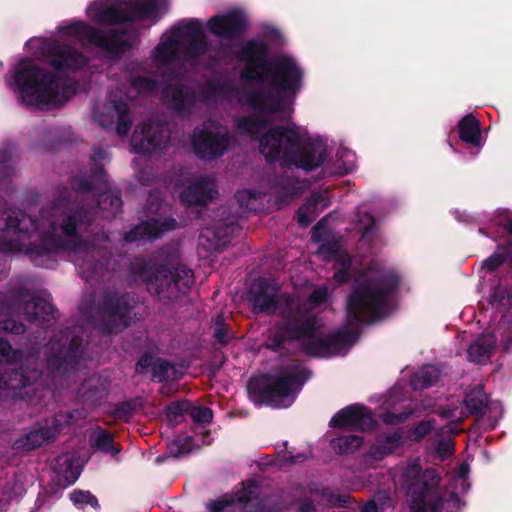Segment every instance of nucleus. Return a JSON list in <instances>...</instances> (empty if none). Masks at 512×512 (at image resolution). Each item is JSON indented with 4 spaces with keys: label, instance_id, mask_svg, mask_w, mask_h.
<instances>
[{
    "label": "nucleus",
    "instance_id": "4be33fe9",
    "mask_svg": "<svg viewBox=\"0 0 512 512\" xmlns=\"http://www.w3.org/2000/svg\"><path fill=\"white\" fill-rule=\"evenodd\" d=\"M120 4L125 5L131 14L132 20L129 23L148 19L158 20L169 9L168 0H127Z\"/></svg>",
    "mask_w": 512,
    "mask_h": 512
},
{
    "label": "nucleus",
    "instance_id": "338daca9",
    "mask_svg": "<svg viewBox=\"0 0 512 512\" xmlns=\"http://www.w3.org/2000/svg\"><path fill=\"white\" fill-rule=\"evenodd\" d=\"M335 258L337 260V263L340 264V268H344L347 266V269L351 270L352 260L347 253L340 252L338 256H336Z\"/></svg>",
    "mask_w": 512,
    "mask_h": 512
},
{
    "label": "nucleus",
    "instance_id": "412c9836",
    "mask_svg": "<svg viewBox=\"0 0 512 512\" xmlns=\"http://www.w3.org/2000/svg\"><path fill=\"white\" fill-rule=\"evenodd\" d=\"M107 109L111 115L106 117L103 113L95 110L93 112L94 120L102 127H108L116 117V133L119 136H126L129 133L133 122L128 104L122 100H114L110 102Z\"/></svg>",
    "mask_w": 512,
    "mask_h": 512
},
{
    "label": "nucleus",
    "instance_id": "13d9d810",
    "mask_svg": "<svg viewBox=\"0 0 512 512\" xmlns=\"http://www.w3.org/2000/svg\"><path fill=\"white\" fill-rule=\"evenodd\" d=\"M189 408L190 403L188 401H174L166 407L165 411L170 419H177L178 417H182Z\"/></svg>",
    "mask_w": 512,
    "mask_h": 512
},
{
    "label": "nucleus",
    "instance_id": "3c124183",
    "mask_svg": "<svg viewBox=\"0 0 512 512\" xmlns=\"http://www.w3.org/2000/svg\"><path fill=\"white\" fill-rule=\"evenodd\" d=\"M29 319H43L45 320L44 315H49L52 311V307L50 304L44 301H33L26 304L25 307Z\"/></svg>",
    "mask_w": 512,
    "mask_h": 512
},
{
    "label": "nucleus",
    "instance_id": "a18cd8bd",
    "mask_svg": "<svg viewBox=\"0 0 512 512\" xmlns=\"http://www.w3.org/2000/svg\"><path fill=\"white\" fill-rule=\"evenodd\" d=\"M314 492L325 499L327 504L333 507H347L350 502V496L347 494H337L328 487L316 488Z\"/></svg>",
    "mask_w": 512,
    "mask_h": 512
},
{
    "label": "nucleus",
    "instance_id": "f3484780",
    "mask_svg": "<svg viewBox=\"0 0 512 512\" xmlns=\"http://www.w3.org/2000/svg\"><path fill=\"white\" fill-rule=\"evenodd\" d=\"M332 428L342 430L368 431L375 426L370 408L363 404L355 403L339 410L329 422Z\"/></svg>",
    "mask_w": 512,
    "mask_h": 512
},
{
    "label": "nucleus",
    "instance_id": "a19ab883",
    "mask_svg": "<svg viewBox=\"0 0 512 512\" xmlns=\"http://www.w3.org/2000/svg\"><path fill=\"white\" fill-rule=\"evenodd\" d=\"M143 399L141 397H134L115 404L114 409L110 415L124 422H128L137 408L142 407Z\"/></svg>",
    "mask_w": 512,
    "mask_h": 512
},
{
    "label": "nucleus",
    "instance_id": "0e129e2a",
    "mask_svg": "<svg viewBox=\"0 0 512 512\" xmlns=\"http://www.w3.org/2000/svg\"><path fill=\"white\" fill-rule=\"evenodd\" d=\"M0 330L13 333L22 332V325H17L13 320H7L0 323Z\"/></svg>",
    "mask_w": 512,
    "mask_h": 512
},
{
    "label": "nucleus",
    "instance_id": "aec40b11",
    "mask_svg": "<svg viewBox=\"0 0 512 512\" xmlns=\"http://www.w3.org/2000/svg\"><path fill=\"white\" fill-rule=\"evenodd\" d=\"M177 221L173 217L164 219H149L142 221L129 231L125 232L124 240L127 243H133L140 240H154L159 238L164 232L175 229Z\"/></svg>",
    "mask_w": 512,
    "mask_h": 512
},
{
    "label": "nucleus",
    "instance_id": "2eb2a0df",
    "mask_svg": "<svg viewBox=\"0 0 512 512\" xmlns=\"http://www.w3.org/2000/svg\"><path fill=\"white\" fill-rule=\"evenodd\" d=\"M106 157V151L102 147L93 149V154L90 156V170L89 172L80 173L74 176L71 180L72 188L80 193H91L102 191L106 188L108 180L106 171L101 164Z\"/></svg>",
    "mask_w": 512,
    "mask_h": 512
},
{
    "label": "nucleus",
    "instance_id": "473e14b6",
    "mask_svg": "<svg viewBox=\"0 0 512 512\" xmlns=\"http://www.w3.org/2000/svg\"><path fill=\"white\" fill-rule=\"evenodd\" d=\"M234 92V85L228 79L208 80L201 94L206 100H216L218 98L227 97Z\"/></svg>",
    "mask_w": 512,
    "mask_h": 512
},
{
    "label": "nucleus",
    "instance_id": "8fccbe9b",
    "mask_svg": "<svg viewBox=\"0 0 512 512\" xmlns=\"http://www.w3.org/2000/svg\"><path fill=\"white\" fill-rule=\"evenodd\" d=\"M69 498L74 506L79 509L84 508L86 505L96 509L100 507L98 499L90 491L74 490Z\"/></svg>",
    "mask_w": 512,
    "mask_h": 512
},
{
    "label": "nucleus",
    "instance_id": "052dcab7",
    "mask_svg": "<svg viewBox=\"0 0 512 512\" xmlns=\"http://www.w3.org/2000/svg\"><path fill=\"white\" fill-rule=\"evenodd\" d=\"M81 467H74L73 463L66 458V487L74 484L81 474Z\"/></svg>",
    "mask_w": 512,
    "mask_h": 512
},
{
    "label": "nucleus",
    "instance_id": "1a4fd4ad",
    "mask_svg": "<svg viewBox=\"0 0 512 512\" xmlns=\"http://www.w3.org/2000/svg\"><path fill=\"white\" fill-rule=\"evenodd\" d=\"M305 315L313 325V331L307 336L292 339L284 344L283 353L287 346L295 342L301 343L303 352L314 358H326L339 354L342 350L356 342L359 332L350 328L338 329L326 336H316L318 327L316 317L308 312L305 307Z\"/></svg>",
    "mask_w": 512,
    "mask_h": 512
},
{
    "label": "nucleus",
    "instance_id": "864d4df0",
    "mask_svg": "<svg viewBox=\"0 0 512 512\" xmlns=\"http://www.w3.org/2000/svg\"><path fill=\"white\" fill-rule=\"evenodd\" d=\"M328 299V290L325 286L318 287L312 291V293L308 296L306 300L301 299L303 302H305L306 307L308 309V312H310L311 309L322 305L325 303Z\"/></svg>",
    "mask_w": 512,
    "mask_h": 512
},
{
    "label": "nucleus",
    "instance_id": "9b49d317",
    "mask_svg": "<svg viewBox=\"0 0 512 512\" xmlns=\"http://www.w3.org/2000/svg\"><path fill=\"white\" fill-rule=\"evenodd\" d=\"M75 34L80 40L101 49L111 57L121 56L130 46L123 29L102 30L83 21L66 23V35Z\"/></svg>",
    "mask_w": 512,
    "mask_h": 512
},
{
    "label": "nucleus",
    "instance_id": "5701e85b",
    "mask_svg": "<svg viewBox=\"0 0 512 512\" xmlns=\"http://www.w3.org/2000/svg\"><path fill=\"white\" fill-rule=\"evenodd\" d=\"M215 194L217 191L213 182L206 177H201L192 181L181 191L180 199L188 207L206 206L214 199Z\"/></svg>",
    "mask_w": 512,
    "mask_h": 512
},
{
    "label": "nucleus",
    "instance_id": "ea45409f",
    "mask_svg": "<svg viewBox=\"0 0 512 512\" xmlns=\"http://www.w3.org/2000/svg\"><path fill=\"white\" fill-rule=\"evenodd\" d=\"M91 445L98 451L111 454L115 456L120 453L121 449L114 443V436L109 431L98 428L94 440H91Z\"/></svg>",
    "mask_w": 512,
    "mask_h": 512
},
{
    "label": "nucleus",
    "instance_id": "2f4dec72",
    "mask_svg": "<svg viewBox=\"0 0 512 512\" xmlns=\"http://www.w3.org/2000/svg\"><path fill=\"white\" fill-rule=\"evenodd\" d=\"M37 377L38 373L35 370L5 372L0 379V388L21 389L35 381Z\"/></svg>",
    "mask_w": 512,
    "mask_h": 512
},
{
    "label": "nucleus",
    "instance_id": "b1692460",
    "mask_svg": "<svg viewBox=\"0 0 512 512\" xmlns=\"http://www.w3.org/2000/svg\"><path fill=\"white\" fill-rule=\"evenodd\" d=\"M234 229L235 225L232 223H220L214 228H206L199 236V243L210 252H222L229 244Z\"/></svg>",
    "mask_w": 512,
    "mask_h": 512
},
{
    "label": "nucleus",
    "instance_id": "ddd939ff",
    "mask_svg": "<svg viewBox=\"0 0 512 512\" xmlns=\"http://www.w3.org/2000/svg\"><path fill=\"white\" fill-rule=\"evenodd\" d=\"M39 229L32 218L20 210L0 212V250H21L18 242L23 241L22 233L30 232V229Z\"/></svg>",
    "mask_w": 512,
    "mask_h": 512
},
{
    "label": "nucleus",
    "instance_id": "423d86ee",
    "mask_svg": "<svg viewBox=\"0 0 512 512\" xmlns=\"http://www.w3.org/2000/svg\"><path fill=\"white\" fill-rule=\"evenodd\" d=\"M130 272L136 280L145 284L147 291L158 301L170 304L186 295L195 279L191 269L179 266L171 270L153 259L136 257L130 264Z\"/></svg>",
    "mask_w": 512,
    "mask_h": 512
},
{
    "label": "nucleus",
    "instance_id": "6e6552de",
    "mask_svg": "<svg viewBox=\"0 0 512 512\" xmlns=\"http://www.w3.org/2000/svg\"><path fill=\"white\" fill-rule=\"evenodd\" d=\"M413 474L409 485L410 512H459L464 505L457 493L445 498L440 487V476L433 468L422 471L419 465L408 470Z\"/></svg>",
    "mask_w": 512,
    "mask_h": 512
},
{
    "label": "nucleus",
    "instance_id": "a878e982",
    "mask_svg": "<svg viewBox=\"0 0 512 512\" xmlns=\"http://www.w3.org/2000/svg\"><path fill=\"white\" fill-rule=\"evenodd\" d=\"M497 338L492 332H483L468 347V360L477 364L487 363L496 347Z\"/></svg>",
    "mask_w": 512,
    "mask_h": 512
},
{
    "label": "nucleus",
    "instance_id": "dca6fc26",
    "mask_svg": "<svg viewBox=\"0 0 512 512\" xmlns=\"http://www.w3.org/2000/svg\"><path fill=\"white\" fill-rule=\"evenodd\" d=\"M164 104L180 117L190 116L197 103V94L194 88L177 82L167 83L161 90Z\"/></svg>",
    "mask_w": 512,
    "mask_h": 512
},
{
    "label": "nucleus",
    "instance_id": "4468645a",
    "mask_svg": "<svg viewBox=\"0 0 512 512\" xmlns=\"http://www.w3.org/2000/svg\"><path fill=\"white\" fill-rule=\"evenodd\" d=\"M169 139V131L163 122L148 121L136 126L131 145L137 154H150L165 148Z\"/></svg>",
    "mask_w": 512,
    "mask_h": 512
},
{
    "label": "nucleus",
    "instance_id": "7ed1b4c3",
    "mask_svg": "<svg viewBox=\"0 0 512 512\" xmlns=\"http://www.w3.org/2000/svg\"><path fill=\"white\" fill-rule=\"evenodd\" d=\"M32 53L46 59L44 72L37 69L29 59H22L12 73L13 83L21 92L27 105L39 109L60 107L63 99L64 57L60 41L52 38H31L26 43Z\"/></svg>",
    "mask_w": 512,
    "mask_h": 512
},
{
    "label": "nucleus",
    "instance_id": "7c9ffc66",
    "mask_svg": "<svg viewBox=\"0 0 512 512\" xmlns=\"http://www.w3.org/2000/svg\"><path fill=\"white\" fill-rule=\"evenodd\" d=\"M325 218H322L317 222V224L312 229V239L315 242H321L318 247L317 254L322 256L324 260H331L332 258L338 256L341 252L340 241L334 237L330 238H321L317 233V230L324 225Z\"/></svg>",
    "mask_w": 512,
    "mask_h": 512
},
{
    "label": "nucleus",
    "instance_id": "a211bd4d",
    "mask_svg": "<svg viewBox=\"0 0 512 512\" xmlns=\"http://www.w3.org/2000/svg\"><path fill=\"white\" fill-rule=\"evenodd\" d=\"M246 16L239 11L216 15L207 21V29L217 37L233 39L241 36L248 29Z\"/></svg>",
    "mask_w": 512,
    "mask_h": 512
},
{
    "label": "nucleus",
    "instance_id": "c756f323",
    "mask_svg": "<svg viewBox=\"0 0 512 512\" xmlns=\"http://www.w3.org/2000/svg\"><path fill=\"white\" fill-rule=\"evenodd\" d=\"M464 405L469 414L478 418L486 413L488 405V396L485 393L483 385H477L468 391L464 397Z\"/></svg>",
    "mask_w": 512,
    "mask_h": 512
},
{
    "label": "nucleus",
    "instance_id": "0eeeda50",
    "mask_svg": "<svg viewBox=\"0 0 512 512\" xmlns=\"http://www.w3.org/2000/svg\"><path fill=\"white\" fill-rule=\"evenodd\" d=\"M310 376L311 372L307 368H285L278 377L264 374L251 378L248 382V392L255 404L287 408L295 400V387L300 389Z\"/></svg>",
    "mask_w": 512,
    "mask_h": 512
},
{
    "label": "nucleus",
    "instance_id": "c85d7f7f",
    "mask_svg": "<svg viewBox=\"0 0 512 512\" xmlns=\"http://www.w3.org/2000/svg\"><path fill=\"white\" fill-rule=\"evenodd\" d=\"M243 506L245 512H263L264 505L259 500L257 485L255 480H251L246 486L237 492L234 498Z\"/></svg>",
    "mask_w": 512,
    "mask_h": 512
},
{
    "label": "nucleus",
    "instance_id": "f704fd0d",
    "mask_svg": "<svg viewBox=\"0 0 512 512\" xmlns=\"http://www.w3.org/2000/svg\"><path fill=\"white\" fill-rule=\"evenodd\" d=\"M363 437L358 435H344L330 441L331 448L339 455L352 454L363 444Z\"/></svg>",
    "mask_w": 512,
    "mask_h": 512
},
{
    "label": "nucleus",
    "instance_id": "cd10ccee",
    "mask_svg": "<svg viewBox=\"0 0 512 512\" xmlns=\"http://www.w3.org/2000/svg\"><path fill=\"white\" fill-rule=\"evenodd\" d=\"M459 138L472 146L481 143L480 123L472 114L465 115L458 123Z\"/></svg>",
    "mask_w": 512,
    "mask_h": 512
},
{
    "label": "nucleus",
    "instance_id": "f257e3e1",
    "mask_svg": "<svg viewBox=\"0 0 512 512\" xmlns=\"http://www.w3.org/2000/svg\"><path fill=\"white\" fill-rule=\"evenodd\" d=\"M235 56L244 63L240 72L241 80L266 84L247 92L245 104L262 114L287 112L304 79V71L295 59L289 55H279L269 60V45L258 39L241 42Z\"/></svg>",
    "mask_w": 512,
    "mask_h": 512
},
{
    "label": "nucleus",
    "instance_id": "58836bf2",
    "mask_svg": "<svg viewBox=\"0 0 512 512\" xmlns=\"http://www.w3.org/2000/svg\"><path fill=\"white\" fill-rule=\"evenodd\" d=\"M152 380L157 382H166L170 380H177V370L175 365L170 361L162 358H156L152 365Z\"/></svg>",
    "mask_w": 512,
    "mask_h": 512
},
{
    "label": "nucleus",
    "instance_id": "bf43d9fd",
    "mask_svg": "<svg viewBox=\"0 0 512 512\" xmlns=\"http://www.w3.org/2000/svg\"><path fill=\"white\" fill-rule=\"evenodd\" d=\"M154 356L150 352H144L138 361L136 362V372L139 374H143L147 371L148 368H152V365L154 364Z\"/></svg>",
    "mask_w": 512,
    "mask_h": 512
},
{
    "label": "nucleus",
    "instance_id": "4c0bfd02",
    "mask_svg": "<svg viewBox=\"0 0 512 512\" xmlns=\"http://www.w3.org/2000/svg\"><path fill=\"white\" fill-rule=\"evenodd\" d=\"M75 60L74 69L82 68L86 65V58L81 53H77L74 48L66 44V71L72 68V62ZM76 92V83L66 74V102L69 95Z\"/></svg>",
    "mask_w": 512,
    "mask_h": 512
},
{
    "label": "nucleus",
    "instance_id": "39448f33",
    "mask_svg": "<svg viewBox=\"0 0 512 512\" xmlns=\"http://www.w3.org/2000/svg\"><path fill=\"white\" fill-rule=\"evenodd\" d=\"M400 283L401 277L394 270H381L357 281L346 301L349 323L359 326L382 319Z\"/></svg>",
    "mask_w": 512,
    "mask_h": 512
},
{
    "label": "nucleus",
    "instance_id": "f03ea898",
    "mask_svg": "<svg viewBox=\"0 0 512 512\" xmlns=\"http://www.w3.org/2000/svg\"><path fill=\"white\" fill-rule=\"evenodd\" d=\"M255 114L243 115L235 120L240 135L259 141V152L266 161H280L282 167L299 168L306 172L316 170L325 160V147L316 141L305 139L294 128L274 126L262 133L270 125L268 116L252 110Z\"/></svg>",
    "mask_w": 512,
    "mask_h": 512
},
{
    "label": "nucleus",
    "instance_id": "09e8293b",
    "mask_svg": "<svg viewBox=\"0 0 512 512\" xmlns=\"http://www.w3.org/2000/svg\"><path fill=\"white\" fill-rule=\"evenodd\" d=\"M208 41L206 35L189 39L185 46V54L190 59H198L206 53Z\"/></svg>",
    "mask_w": 512,
    "mask_h": 512
},
{
    "label": "nucleus",
    "instance_id": "de8ad7c7",
    "mask_svg": "<svg viewBox=\"0 0 512 512\" xmlns=\"http://www.w3.org/2000/svg\"><path fill=\"white\" fill-rule=\"evenodd\" d=\"M436 426L435 419L421 420L408 431V439L412 442H421Z\"/></svg>",
    "mask_w": 512,
    "mask_h": 512
},
{
    "label": "nucleus",
    "instance_id": "e2e57ef3",
    "mask_svg": "<svg viewBox=\"0 0 512 512\" xmlns=\"http://www.w3.org/2000/svg\"><path fill=\"white\" fill-rule=\"evenodd\" d=\"M334 280L339 284H346L351 280L350 269H347V266L344 268H339L333 276Z\"/></svg>",
    "mask_w": 512,
    "mask_h": 512
},
{
    "label": "nucleus",
    "instance_id": "bb28decb",
    "mask_svg": "<svg viewBox=\"0 0 512 512\" xmlns=\"http://www.w3.org/2000/svg\"><path fill=\"white\" fill-rule=\"evenodd\" d=\"M402 439L403 432L400 429L384 433L378 436L376 443L370 449V455L376 460H382L402 446Z\"/></svg>",
    "mask_w": 512,
    "mask_h": 512
},
{
    "label": "nucleus",
    "instance_id": "37998d69",
    "mask_svg": "<svg viewBox=\"0 0 512 512\" xmlns=\"http://www.w3.org/2000/svg\"><path fill=\"white\" fill-rule=\"evenodd\" d=\"M123 205L122 198L118 194L101 193L96 201L95 209L106 210L115 217Z\"/></svg>",
    "mask_w": 512,
    "mask_h": 512
},
{
    "label": "nucleus",
    "instance_id": "393cba45",
    "mask_svg": "<svg viewBox=\"0 0 512 512\" xmlns=\"http://www.w3.org/2000/svg\"><path fill=\"white\" fill-rule=\"evenodd\" d=\"M90 16L98 24L117 25L129 23L131 14L115 4L95 3L89 8Z\"/></svg>",
    "mask_w": 512,
    "mask_h": 512
},
{
    "label": "nucleus",
    "instance_id": "5fc2aeb1",
    "mask_svg": "<svg viewBox=\"0 0 512 512\" xmlns=\"http://www.w3.org/2000/svg\"><path fill=\"white\" fill-rule=\"evenodd\" d=\"M83 353L81 339L73 337L68 345H66V380L68 379V360H78Z\"/></svg>",
    "mask_w": 512,
    "mask_h": 512
},
{
    "label": "nucleus",
    "instance_id": "774afa93",
    "mask_svg": "<svg viewBox=\"0 0 512 512\" xmlns=\"http://www.w3.org/2000/svg\"><path fill=\"white\" fill-rule=\"evenodd\" d=\"M315 511H316V507L311 500L302 502L299 505L298 510H297V512H315Z\"/></svg>",
    "mask_w": 512,
    "mask_h": 512
},
{
    "label": "nucleus",
    "instance_id": "c03bdc74",
    "mask_svg": "<svg viewBox=\"0 0 512 512\" xmlns=\"http://www.w3.org/2000/svg\"><path fill=\"white\" fill-rule=\"evenodd\" d=\"M177 36L187 40L204 36L203 25L198 19H190L187 23L175 27Z\"/></svg>",
    "mask_w": 512,
    "mask_h": 512
},
{
    "label": "nucleus",
    "instance_id": "69168bd1",
    "mask_svg": "<svg viewBox=\"0 0 512 512\" xmlns=\"http://www.w3.org/2000/svg\"><path fill=\"white\" fill-rule=\"evenodd\" d=\"M10 359V345L8 342L0 339V362L4 360L9 361Z\"/></svg>",
    "mask_w": 512,
    "mask_h": 512
},
{
    "label": "nucleus",
    "instance_id": "c9c22d12",
    "mask_svg": "<svg viewBox=\"0 0 512 512\" xmlns=\"http://www.w3.org/2000/svg\"><path fill=\"white\" fill-rule=\"evenodd\" d=\"M64 231L62 223L55 226L54 223L45 221L41 223V239L45 250H53L61 243V234Z\"/></svg>",
    "mask_w": 512,
    "mask_h": 512
},
{
    "label": "nucleus",
    "instance_id": "f8f14e48",
    "mask_svg": "<svg viewBox=\"0 0 512 512\" xmlns=\"http://www.w3.org/2000/svg\"><path fill=\"white\" fill-rule=\"evenodd\" d=\"M231 135L219 123L208 121L194 128L191 144L195 155L204 161L223 156L231 146Z\"/></svg>",
    "mask_w": 512,
    "mask_h": 512
},
{
    "label": "nucleus",
    "instance_id": "9d476101",
    "mask_svg": "<svg viewBox=\"0 0 512 512\" xmlns=\"http://www.w3.org/2000/svg\"><path fill=\"white\" fill-rule=\"evenodd\" d=\"M137 305L134 294L108 289L97 306L98 326L105 334L118 333L130 326L131 313Z\"/></svg>",
    "mask_w": 512,
    "mask_h": 512
},
{
    "label": "nucleus",
    "instance_id": "680f3d73",
    "mask_svg": "<svg viewBox=\"0 0 512 512\" xmlns=\"http://www.w3.org/2000/svg\"><path fill=\"white\" fill-rule=\"evenodd\" d=\"M76 226V217L73 215H68L66 213V251L72 249L71 243L68 240V238L75 235Z\"/></svg>",
    "mask_w": 512,
    "mask_h": 512
},
{
    "label": "nucleus",
    "instance_id": "49530a36",
    "mask_svg": "<svg viewBox=\"0 0 512 512\" xmlns=\"http://www.w3.org/2000/svg\"><path fill=\"white\" fill-rule=\"evenodd\" d=\"M130 85L139 94H152L158 89V81L149 76H134Z\"/></svg>",
    "mask_w": 512,
    "mask_h": 512
},
{
    "label": "nucleus",
    "instance_id": "6ab92c4d",
    "mask_svg": "<svg viewBox=\"0 0 512 512\" xmlns=\"http://www.w3.org/2000/svg\"><path fill=\"white\" fill-rule=\"evenodd\" d=\"M109 389L108 378L93 374L86 378L77 389L76 400L84 407L95 408L106 400Z\"/></svg>",
    "mask_w": 512,
    "mask_h": 512
},
{
    "label": "nucleus",
    "instance_id": "20e7f679",
    "mask_svg": "<svg viewBox=\"0 0 512 512\" xmlns=\"http://www.w3.org/2000/svg\"><path fill=\"white\" fill-rule=\"evenodd\" d=\"M252 311L279 317L268 329L263 346L272 352H281L292 339L309 335L313 325L305 315L306 304L299 297L280 293V287L260 278L249 290Z\"/></svg>",
    "mask_w": 512,
    "mask_h": 512
},
{
    "label": "nucleus",
    "instance_id": "72a5a7b5",
    "mask_svg": "<svg viewBox=\"0 0 512 512\" xmlns=\"http://www.w3.org/2000/svg\"><path fill=\"white\" fill-rule=\"evenodd\" d=\"M504 263L512 264V240L498 246L497 251L484 260L483 268L492 273Z\"/></svg>",
    "mask_w": 512,
    "mask_h": 512
},
{
    "label": "nucleus",
    "instance_id": "603ef678",
    "mask_svg": "<svg viewBox=\"0 0 512 512\" xmlns=\"http://www.w3.org/2000/svg\"><path fill=\"white\" fill-rule=\"evenodd\" d=\"M358 228L362 233V237L370 236L376 228L374 216L369 212H358Z\"/></svg>",
    "mask_w": 512,
    "mask_h": 512
},
{
    "label": "nucleus",
    "instance_id": "e433bc0d",
    "mask_svg": "<svg viewBox=\"0 0 512 512\" xmlns=\"http://www.w3.org/2000/svg\"><path fill=\"white\" fill-rule=\"evenodd\" d=\"M440 378V370L433 365L424 366L412 379L415 390H423L435 385Z\"/></svg>",
    "mask_w": 512,
    "mask_h": 512
},
{
    "label": "nucleus",
    "instance_id": "79ce46f5",
    "mask_svg": "<svg viewBox=\"0 0 512 512\" xmlns=\"http://www.w3.org/2000/svg\"><path fill=\"white\" fill-rule=\"evenodd\" d=\"M212 337L215 343L220 346H226L234 338V333L231 327L225 322L222 315H218L214 320Z\"/></svg>",
    "mask_w": 512,
    "mask_h": 512
},
{
    "label": "nucleus",
    "instance_id": "4d7b16f0",
    "mask_svg": "<svg viewBox=\"0 0 512 512\" xmlns=\"http://www.w3.org/2000/svg\"><path fill=\"white\" fill-rule=\"evenodd\" d=\"M234 503L235 499L233 497L224 495L220 498L211 500L208 505V509L210 512H226L234 505Z\"/></svg>",
    "mask_w": 512,
    "mask_h": 512
},
{
    "label": "nucleus",
    "instance_id": "6e6d98bb",
    "mask_svg": "<svg viewBox=\"0 0 512 512\" xmlns=\"http://www.w3.org/2000/svg\"><path fill=\"white\" fill-rule=\"evenodd\" d=\"M190 417L195 423L208 424L212 421L213 412L208 407L196 406L190 410Z\"/></svg>",
    "mask_w": 512,
    "mask_h": 512
}]
</instances>
